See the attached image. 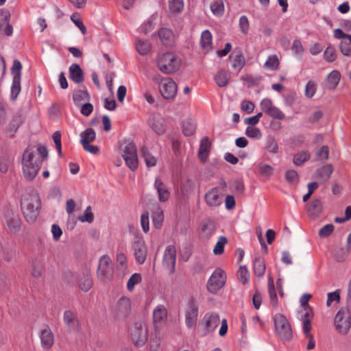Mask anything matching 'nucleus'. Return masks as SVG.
<instances>
[{
	"mask_svg": "<svg viewBox=\"0 0 351 351\" xmlns=\"http://www.w3.org/2000/svg\"><path fill=\"white\" fill-rule=\"evenodd\" d=\"M48 152L45 146H29L25 151L23 159V173L28 180H34L41 167L43 161L47 158Z\"/></svg>",
	"mask_w": 351,
	"mask_h": 351,
	"instance_id": "1",
	"label": "nucleus"
},
{
	"mask_svg": "<svg viewBox=\"0 0 351 351\" xmlns=\"http://www.w3.org/2000/svg\"><path fill=\"white\" fill-rule=\"evenodd\" d=\"M254 272L256 276H262L265 272V264L261 258H256L254 262Z\"/></svg>",
	"mask_w": 351,
	"mask_h": 351,
	"instance_id": "43",
	"label": "nucleus"
},
{
	"mask_svg": "<svg viewBox=\"0 0 351 351\" xmlns=\"http://www.w3.org/2000/svg\"><path fill=\"white\" fill-rule=\"evenodd\" d=\"M323 56H324V59L327 62H333L334 61L336 60L337 57V51H336L335 47H333L331 45H329L328 47H327V48L325 49V51L324 52Z\"/></svg>",
	"mask_w": 351,
	"mask_h": 351,
	"instance_id": "49",
	"label": "nucleus"
},
{
	"mask_svg": "<svg viewBox=\"0 0 351 351\" xmlns=\"http://www.w3.org/2000/svg\"><path fill=\"white\" fill-rule=\"evenodd\" d=\"M132 249L136 263L139 265L145 263L148 250L145 241L142 237H136L132 243Z\"/></svg>",
	"mask_w": 351,
	"mask_h": 351,
	"instance_id": "12",
	"label": "nucleus"
},
{
	"mask_svg": "<svg viewBox=\"0 0 351 351\" xmlns=\"http://www.w3.org/2000/svg\"><path fill=\"white\" fill-rule=\"evenodd\" d=\"M132 311V301L126 296H121L112 308V313L116 319L124 320Z\"/></svg>",
	"mask_w": 351,
	"mask_h": 351,
	"instance_id": "5",
	"label": "nucleus"
},
{
	"mask_svg": "<svg viewBox=\"0 0 351 351\" xmlns=\"http://www.w3.org/2000/svg\"><path fill=\"white\" fill-rule=\"evenodd\" d=\"M198 306L193 302H190L185 310V323L189 328H193L197 324Z\"/></svg>",
	"mask_w": 351,
	"mask_h": 351,
	"instance_id": "17",
	"label": "nucleus"
},
{
	"mask_svg": "<svg viewBox=\"0 0 351 351\" xmlns=\"http://www.w3.org/2000/svg\"><path fill=\"white\" fill-rule=\"evenodd\" d=\"M334 324L336 330L342 335H346L351 328V315L348 308H341L336 314Z\"/></svg>",
	"mask_w": 351,
	"mask_h": 351,
	"instance_id": "6",
	"label": "nucleus"
},
{
	"mask_svg": "<svg viewBox=\"0 0 351 351\" xmlns=\"http://www.w3.org/2000/svg\"><path fill=\"white\" fill-rule=\"evenodd\" d=\"M232 67L241 71L245 64V59L241 50H234L229 56Z\"/></svg>",
	"mask_w": 351,
	"mask_h": 351,
	"instance_id": "22",
	"label": "nucleus"
},
{
	"mask_svg": "<svg viewBox=\"0 0 351 351\" xmlns=\"http://www.w3.org/2000/svg\"><path fill=\"white\" fill-rule=\"evenodd\" d=\"M306 210L311 218H316L323 210L322 203L319 199H313L306 205Z\"/></svg>",
	"mask_w": 351,
	"mask_h": 351,
	"instance_id": "24",
	"label": "nucleus"
},
{
	"mask_svg": "<svg viewBox=\"0 0 351 351\" xmlns=\"http://www.w3.org/2000/svg\"><path fill=\"white\" fill-rule=\"evenodd\" d=\"M5 223L10 233H16L21 229V220L19 215L12 211L6 213Z\"/></svg>",
	"mask_w": 351,
	"mask_h": 351,
	"instance_id": "18",
	"label": "nucleus"
},
{
	"mask_svg": "<svg viewBox=\"0 0 351 351\" xmlns=\"http://www.w3.org/2000/svg\"><path fill=\"white\" fill-rule=\"evenodd\" d=\"M275 328L279 337L285 341H289L292 337L291 326L282 314H276L274 317Z\"/></svg>",
	"mask_w": 351,
	"mask_h": 351,
	"instance_id": "8",
	"label": "nucleus"
},
{
	"mask_svg": "<svg viewBox=\"0 0 351 351\" xmlns=\"http://www.w3.org/2000/svg\"><path fill=\"white\" fill-rule=\"evenodd\" d=\"M279 59L276 55L269 56L263 67L270 71H275L279 67Z\"/></svg>",
	"mask_w": 351,
	"mask_h": 351,
	"instance_id": "42",
	"label": "nucleus"
},
{
	"mask_svg": "<svg viewBox=\"0 0 351 351\" xmlns=\"http://www.w3.org/2000/svg\"><path fill=\"white\" fill-rule=\"evenodd\" d=\"M239 25L240 31L243 34H247L248 33L249 29H250V24H249L248 19L246 16L243 15L240 17Z\"/></svg>",
	"mask_w": 351,
	"mask_h": 351,
	"instance_id": "61",
	"label": "nucleus"
},
{
	"mask_svg": "<svg viewBox=\"0 0 351 351\" xmlns=\"http://www.w3.org/2000/svg\"><path fill=\"white\" fill-rule=\"evenodd\" d=\"M92 286L93 280L90 274H86L80 277L79 280V287L82 291L86 292L90 289Z\"/></svg>",
	"mask_w": 351,
	"mask_h": 351,
	"instance_id": "41",
	"label": "nucleus"
},
{
	"mask_svg": "<svg viewBox=\"0 0 351 351\" xmlns=\"http://www.w3.org/2000/svg\"><path fill=\"white\" fill-rule=\"evenodd\" d=\"M21 92V78L20 75L15 74L13 77L12 85L11 87V99L15 100Z\"/></svg>",
	"mask_w": 351,
	"mask_h": 351,
	"instance_id": "39",
	"label": "nucleus"
},
{
	"mask_svg": "<svg viewBox=\"0 0 351 351\" xmlns=\"http://www.w3.org/2000/svg\"><path fill=\"white\" fill-rule=\"evenodd\" d=\"M158 36L162 43L166 46H170L173 42V34L170 29L161 28L158 31Z\"/></svg>",
	"mask_w": 351,
	"mask_h": 351,
	"instance_id": "33",
	"label": "nucleus"
},
{
	"mask_svg": "<svg viewBox=\"0 0 351 351\" xmlns=\"http://www.w3.org/2000/svg\"><path fill=\"white\" fill-rule=\"evenodd\" d=\"M333 172L332 165L327 164L317 170V178L324 182L327 181Z\"/></svg>",
	"mask_w": 351,
	"mask_h": 351,
	"instance_id": "35",
	"label": "nucleus"
},
{
	"mask_svg": "<svg viewBox=\"0 0 351 351\" xmlns=\"http://www.w3.org/2000/svg\"><path fill=\"white\" fill-rule=\"evenodd\" d=\"M73 99L76 106H81L82 102L89 100V95L86 90H77L73 93Z\"/></svg>",
	"mask_w": 351,
	"mask_h": 351,
	"instance_id": "36",
	"label": "nucleus"
},
{
	"mask_svg": "<svg viewBox=\"0 0 351 351\" xmlns=\"http://www.w3.org/2000/svg\"><path fill=\"white\" fill-rule=\"evenodd\" d=\"M154 186L158 193L159 200L162 202L167 201L169 198L170 193L167 189L161 180L158 178H156L155 180Z\"/></svg>",
	"mask_w": 351,
	"mask_h": 351,
	"instance_id": "30",
	"label": "nucleus"
},
{
	"mask_svg": "<svg viewBox=\"0 0 351 351\" xmlns=\"http://www.w3.org/2000/svg\"><path fill=\"white\" fill-rule=\"evenodd\" d=\"M237 276L243 284H245L249 281L250 272L245 267L241 266L237 271Z\"/></svg>",
	"mask_w": 351,
	"mask_h": 351,
	"instance_id": "59",
	"label": "nucleus"
},
{
	"mask_svg": "<svg viewBox=\"0 0 351 351\" xmlns=\"http://www.w3.org/2000/svg\"><path fill=\"white\" fill-rule=\"evenodd\" d=\"M341 80V73L337 70L332 71L325 80V87L328 90H335Z\"/></svg>",
	"mask_w": 351,
	"mask_h": 351,
	"instance_id": "25",
	"label": "nucleus"
},
{
	"mask_svg": "<svg viewBox=\"0 0 351 351\" xmlns=\"http://www.w3.org/2000/svg\"><path fill=\"white\" fill-rule=\"evenodd\" d=\"M78 220L81 222L91 223L93 221L94 215H93V213H92L90 206H88L86 208L84 215L78 217Z\"/></svg>",
	"mask_w": 351,
	"mask_h": 351,
	"instance_id": "58",
	"label": "nucleus"
},
{
	"mask_svg": "<svg viewBox=\"0 0 351 351\" xmlns=\"http://www.w3.org/2000/svg\"><path fill=\"white\" fill-rule=\"evenodd\" d=\"M333 32L335 38L342 39L339 45L341 53L351 57V35L344 33L341 29H335Z\"/></svg>",
	"mask_w": 351,
	"mask_h": 351,
	"instance_id": "15",
	"label": "nucleus"
},
{
	"mask_svg": "<svg viewBox=\"0 0 351 351\" xmlns=\"http://www.w3.org/2000/svg\"><path fill=\"white\" fill-rule=\"evenodd\" d=\"M317 90L316 84L313 81H309L305 87V96L311 98L314 96Z\"/></svg>",
	"mask_w": 351,
	"mask_h": 351,
	"instance_id": "62",
	"label": "nucleus"
},
{
	"mask_svg": "<svg viewBox=\"0 0 351 351\" xmlns=\"http://www.w3.org/2000/svg\"><path fill=\"white\" fill-rule=\"evenodd\" d=\"M230 78V73L229 71L222 69L217 72L215 76V81L219 87L226 86Z\"/></svg>",
	"mask_w": 351,
	"mask_h": 351,
	"instance_id": "34",
	"label": "nucleus"
},
{
	"mask_svg": "<svg viewBox=\"0 0 351 351\" xmlns=\"http://www.w3.org/2000/svg\"><path fill=\"white\" fill-rule=\"evenodd\" d=\"M269 293L270 297V304L272 306L276 307L278 305V298L277 294L276 291V289L274 287V283L273 278L269 277Z\"/></svg>",
	"mask_w": 351,
	"mask_h": 351,
	"instance_id": "44",
	"label": "nucleus"
},
{
	"mask_svg": "<svg viewBox=\"0 0 351 351\" xmlns=\"http://www.w3.org/2000/svg\"><path fill=\"white\" fill-rule=\"evenodd\" d=\"M136 48L140 54L145 55L149 51L151 45L147 40H139L136 43Z\"/></svg>",
	"mask_w": 351,
	"mask_h": 351,
	"instance_id": "51",
	"label": "nucleus"
},
{
	"mask_svg": "<svg viewBox=\"0 0 351 351\" xmlns=\"http://www.w3.org/2000/svg\"><path fill=\"white\" fill-rule=\"evenodd\" d=\"M141 281V276L139 274L135 273L132 274L127 282V289L129 291H132L135 285Z\"/></svg>",
	"mask_w": 351,
	"mask_h": 351,
	"instance_id": "56",
	"label": "nucleus"
},
{
	"mask_svg": "<svg viewBox=\"0 0 351 351\" xmlns=\"http://www.w3.org/2000/svg\"><path fill=\"white\" fill-rule=\"evenodd\" d=\"M265 148L267 152L271 154H277L278 152V144L277 141L273 136L267 137Z\"/></svg>",
	"mask_w": 351,
	"mask_h": 351,
	"instance_id": "45",
	"label": "nucleus"
},
{
	"mask_svg": "<svg viewBox=\"0 0 351 351\" xmlns=\"http://www.w3.org/2000/svg\"><path fill=\"white\" fill-rule=\"evenodd\" d=\"M116 259L118 269L125 271L128 267V258L125 254L123 252L117 253Z\"/></svg>",
	"mask_w": 351,
	"mask_h": 351,
	"instance_id": "54",
	"label": "nucleus"
},
{
	"mask_svg": "<svg viewBox=\"0 0 351 351\" xmlns=\"http://www.w3.org/2000/svg\"><path fill=\"white\" fill-rule=\"evenodd\" d=\"M260 106L262 111L267 114L274 105L270 99L265 98L261 101Z\"/></svg>",
	"mask_w": 351,
	"mask_h": 351,
	"instance_id": "64",
	"label": "nucleus"
},
{
	"mask_svg": "<svg viewBox=\"0 0 351 351\" xmlns=\"http://www.w3.org/2000/svg\"><path fill=\"white\" fill-rule=\"evenodd\" d=\"M0 32L7 36H11L13 27L9 24V14L7 12L0 11Z\"/></svg>",
	"mask_w": 351,
	"mask_h": 351,
	"instance_id": "26",
	"label": "nucleus"
},
{
	"mask_svg": "<svg viewBox=\"0 0 351 351\" xmlns=\"http://www.w3.org/2000/svg\"><path fill=\"white\" fill-rule=\"evenodd\" d=\"M228 243V239L224 236L219 237L217 242L216 243L214 248L213 253L215 255H221L224 251V246Z\"/></svg>",
	"mask_w": 351,
	"mask_h": 351,
	"instance_id": "48",
	"label": "nucleus"
},
{
	"mask_svg": "<svg viewBox=\"0 0 351 351\" xmlns=\"http://www.w3.org/2000/svg\"><path fill=\"white\" fill-rule=\"evenodd\" d=\"M111 263L112 261L108 255H103L100 258L97 271L99 278L104 280L112 278L113 269Z\"/></svg>",
	"mask_w": 351,
	"mask_h": 351,
	"instance_id": "14",
	"label": "nucleus"
},
{
	"mask_svg": "<svg viewBox=\"0 0 351 351\" xmlns=\"http://www.w3.org/2000/svg\"><path fill=\"white\" fill-rule=\"evenodd\" d=\"M210 10L212 13L217 17L223 16L225 11L223 0H215L212 2L210 4Z\"/></svg>",
	"mask_w": 351,
	"mask_h": 351,
	"instance_id": "37",
	"label": "nucleus"
},
{
	"mask_svg": "<svg viewBox=\"0 0 351 351\" xmlns=\"http://www.w3.org/2000/svg\"><path fill=\"white\" fill-rule=\"evenodd\" d=\"M180 59L172 53L160 54L157 59V65L159 70L166 74H171L177 71L180 66Z\"/></svg>",
	"mask_w": 351,
	"mask_h": 351,
	"instance_id": "3",
	"label": "nucleus"
},
{
	"mask_svg": "<svg viewBox=\"0 0 351 351\" xmlns=\"http://www.w3.org/2000/svg\"><path fill=\"white\" fill-rule=\"evenodd\" d=\"M223 191L219 187H213L205 194L204 199L209 207H217L222 203Z\"/></svg>",
	"mask_w": 351,
	"mask_h": 351,
	"instance_id": "16",
	"label": "nucleus"
},
{
	"mask_svg": "<svg viewBox=\"0 0 351 351\" xmlns=\"http://www.w3.org/2000/svg\"><path fill=\"white\" fill-rule=\"evenodd\" d=\"M220 324V318L216 313H207L204 315V317L199 322V327L202 335H207L208 334L214 331Z\"/></svg>",
	"mask_w": 351,
	"mask_h": 351,
	"instance_id": "10",
	"label": "nucleus"
},
{
	"mask_svg": "<svg viewBox=\"0 0 351 351\" xmlns=\"http://www.w3.org/2000/svg\"><path fill=\"white\" fill-rule=\"evenodd\" d=\"M40 339L43 347L45 349H49L53 344V335L51 330L48 328H44L41 331Z\"/></svg>",
	"mask_w": 351,
	"mask_h": 351,
	"instance_id": "31",
	"label": "nucleus"
},
{
	"mask_svg": "<svg viewBox=\"0 0 351 351\" xmlns=\"http://www.w3.org/2000/svg\"><path fill=\"white\" fill-rule=\"evenodd\" d=\"M226 280V275L221 269H217L208 280L207 289L211 293H216L224 285Z\"/></svg>",
	"mask_w": 351,
	"mask_h": 351,
	"instance_id": "11",
	"label": "nucleus"
},
{
	"mask_svg": "<svg viewBox=\"0 0 351 351\" xmlns=\"http://www.w3.org/2000/svg\"><path fill=\"white\" fill-rule=\"evenodd\" d=\"M245 134L252 138L260 139L262 137L261 131L254 127H247L245 130Z\"/></svg>",
	"mask_w": 351,
	"mask_h": 351,
	"instance_id": "60",
	"label": "nucleus"
},
{
	"mask_svg": "<svg viewBox=\"0 0 351 351\" xmlns=\"http://www.w3.org/2000/svg\"><path fill=\"white\" fill-rule=\"evenodd\" d=\"M213 36L208 30H204L202 32L200 38V46L205 53H208L212 50Z\"/></svg>",
	"mask_w": 351,
	"mask_h": 351,
	"instance_id": "29",
	"label": "nucleus"
},
{
	"mask_svg": "<svg viewBox=\"0 0 351 351\" xmlns=\"http://www.w3.org/2000/svg\"><path fill=\"white\" fill-rule=\"evenodd\" d=\"M340 290L337 289L333 292L328 293L327 294L326 306H330L332 302L339 303L340 301Z\"/></svg>",
	"mask_w": 351,
	"mask_h": 351,
	"instance_id": "57",
	"label": "nucleus"
},
{
	"mask_svg": "<svg viewBox=\"0 0 351 351\" xmlns=\"http://www.w3.org/2000/svg\"><path fill=\"white\" fill-rule=\"evenodd\" d=\"M130 337L136 346L142 347L148 339L147 326L142 322H136L130 329Z\"/></svg>",
	"mask_w": 351,
	"mask_h": 351,
	"instance_id": "7",
	"label": "nucleus"
},
{
	"mask_svg": "<svg viewBox=\"0 0 351 351\" xmlns=\"http://www.w3.org/2000/svg\"><path fill=\"white\" fill-rule=\"evenodd\" d=\"M176 262V248L175 245H169L166 247L162 258V265L169 270V274L175 272Z\"/></svg>",
	"mask_w": 351,
	"mask_h": 351,
	"instance_id": "13",
	"label": "nucleus"
},
{
	"mask_svg": "<svg viewBox=\"0 0 351 351\" xmlns=\"http://www.w3.org/2000/svg\"><path fill=\"white\" fill-rule=\"evenodd\" d=\"M195 130V123L192 119H187L183 123V132L185 136H191Z\"/></svg>",
	"mask_w": 351,
	"mask_h": 351,
	"instance_id": "52",
	"label": "nucleus"
},
{
	"mask_svg": "<svg viewBox=\"0 0 351 351\" xmlns=\"http://www.w3.org/2000/svg\"><path fill=\"white\" fill-rule=\"evenodd\" d=\"M45 269L43 264L39 261L33 263L32 268L31 269V275L33 278L38 279L42 277Z\"/></svg>",
	"mask_w": 351,
	"mask_h": 351,
	"instance_id": "46",
	"label": "nucleus"
},
{
	"mask_svg": "<svg viewBox=\"0 0 351 351\" xmlns=\"http://www.w3.org/2000/svg\"><path fill=\"white\" fill-rule=\"evenodd\" d=\"M149 127L157 135H162L166 132L164 119L160 114H154L148 121Z\"/></svg>",
	"mask_w": 351,
	"mask_h": 351,
	"instance_id": "19",
	"label": "nucleus"
},
{
	"mask_svg": "<svg viewBox=\"0 0 351 351\" xmlns=\"http://www.w3.org/2000/svg\"><path fill=\"white\" fill-rule=\"evenodd\" d=\"M123 158L126 165L132 171L137 169L138 165L137 150L134 143L128 142L122 148Z\"/></svg>",
	"mask_w": 351,
	"mask_h": 351,
	"instance_id": "9",
	"label": "nucleus"
},
{
	"mask_svg": "<svg viewBox=\"0 0 351 351\" xmlns=\"http://www.w3.org/2000/svg\"><path fill=\"white\" fill-rule=\"evenodd\" d=\"M141 153L148 167H154L156 165V158L149 154L146 147H142L141 149Z\"/></svg>",
	"mask_w": 351,
	"mask_h": 351,
	"instance_id": "47",
	"label": "nucleus"
},
{
	"mask_svg": "<svg viewBox=\"0 0 351 351\" xmlns=\"http://www.w3.org/2000/svg\"><path fill=\"white\" fill-rule=\"evenodd\" d=\"M80 137L82 145H87V143H90L95 140L96 134L93 129L88 128L81 133Z\"/></svg>",
	"mask_w": 351,
	"mask_h": 351,
	"instance_id": "40",
	"label": "nucleus"
},
{
	"mask_svg": "<svg viewBox=\"0 0 351 351\" xmlns=\"http://www.w3.org/2000/svg\"><path fill=\"white\" fill-rule=\"evenodd\" d=\"M23 122V118L21 114H16L5 129V132L8 136H13Z\"/></svg>",
	"mask_w": 351,
	"mask_h": 351,
	"instance_id": "23",
	"label": "nucleus"
},
{
	"mask_svg": "<svg viewBox=\"0 0 351 351\" xmlns=\"http://www.w3.org/2000/svg\"><path fill=\"white\" fill-rule=\"evenodd\" d=\"M69 77L76 84L82 83L84 81V72L78 64H73L70 66Z\"/></svg>",
	"mask_w": 351,
	"mask_h": 351,
	"instance_id": "27",
	"label": "nucleus"
},
{
	"mask_svg": "<svg viewBox=\"0 0 351 351\" xmlns=\"http://www.w3.org/2000/svg\"><path fill=\"white\" fill-rule=\"evenodd\" d=\"M152 218L154 227L156 228H160L162 226L164 219L162 210L157 206L152 212Z\"/></svg>",
	"mask_w": 351,
	"mask_h": 351,
	"instance_id": "38",
	"label": "nucleus"
},
{
	"mask_svg": "<svg viewBox=\"0 0 351 351\" xmlns=\"http://www.w3.org/2000/svg\"><path fill=\"white\" fill-rule=\"evenodd\" d=\"M153 82L158 85L159 91L164 99L172 100L177 94L176 83L170 77H163L160 75H155Z\"/></svg>",
	"mask_w": 351,
	"mask_h": 351,
	"instance_id": "4",
	"label": "nucleus"
},
{
	"mask_svg": "<svg viewBox=\"0 0 351 351\" xmlns=\"http://www.w3.org/2000/svg\"><path fill=\"white\" fill-rule=\"evenodd\" d=\"M63 321L69 330H75L78 326L77 315L70 310H67L64 313Z\"/></svg>",
	"mask_w": 351,
	"mask_h": 351,
	"instance_id": "28",
	"label": "nucleus"
},
{
	"mask_svg": "<svg viewBox=\"0 0 351 351\" xmlns=\"http://www.w3.org/2000/svg\"><path fill=\"white\" fill-rule=\"evenodd\" d=\"M156 19V16H152L147 21H145L140 27L141 31L144 34H147L148 32L153 30L155 27L156 23L154 20Z\"/></svg>",
	"mask_w": 351,
	"mask_h": 351,
	"instance_id": "53",
	"label": "nucleus"
},
{
	"mask_svg": "<svg viewBox=\"0 0 351 351\" xmlns=\"http://www.w3.org/2000/svg\"><path fill=\"white\" fill-rule=\"evenodd\" d=\"M169 8L173 13H180L184 8L183 0H169Z\"/></svg>",
	"mask_w": 351,
	"mask_h": 351,
	"instance_id": "50",
	"label": "nucleus"
},
{
	"mask_svg": "<svg viewBox=\"0 0 351 351\" xmlns=\"http://www.w3.org/2000/svg\"><path fill=\"white\" fill-rule=\"evenodd\" d=\"M211 143L208 137H204L200 143L198 156L202 162H205L210 152Z\"/></svg>",
	"mask_w": 351,
	"mask_h": 351,
	"instance_id": "32",
	"label": "nucleus"
},
{
	"mask_svg": "<svg viewBox=\"0 0 351 351\" xmlns=\"http://www.w3.org/2000/svg\"><path fill=\"white\" fill-rule=\"evenodd\" d=\"M215 231L216 225L213 220L206 219L202 221L200 229V234L202 239H210L215 234Z\"/></svg>",
	"mask_w": 351,
	"mask_h": 351,
	"instance_id": "21",
	"label": "nucleus"
},
{
	"mask_svg": "<svg viewBox=\"0 0 351 351\" xmlns=\"http://www.w3.org/2000/svg\"><path fill=\"white\" fill-rule=\"evenodd\" d=\"M167 311L164 305H158L153 312V321L155 328L162 326L166 322Z\"/></svg>",
	"mask_w": 351,
	"mask_h": 351,
	"instance_id": "20",
	"label": "nucleus"
},
{
	"mask_svg": "<svg viewBox=\"0 0 351 351\" xmlns=\"http://www.w3.org/2000/svg\"><path fill=\"white\" fill-rule=\"evenodd\" d=\"M267 115L272 117L273 119L278 120H282L285 118V114L284 112L276 106L273 107Z\"/></svg>",
	"mask_w": 351,
	"mask_h": 351,
	"instance_id": "63",
	"label": "nucleus"
},
{
	"mask_svg": "<svg viewBox=\"0 0 351 351\" xmlns=\"http://www.w3.org/2000/svg\"><path fill=\"white\" fill-rule=\"evenodd\" d=\"M309 158V153L307 152H302L295 155L293 158V163L297 166H300Z\"/></svg>",
	"mask_w": 351,
	"mask_h": 351,
	"instance_id": "55",
	"label": "nucleus"
},
{
	"mask_svg": "<svg viewBox=\"0 0 351 351\" xmlns=\"http://www.w3.org/2000/svg\"><path fill=\"white\" fill-rule=\"evenodd\" d=\"M40 199L38 194L31 191L23 195L21 200V210L28 222H34L39 215Z\"/></svg>",
	"mask_w": 351,
	"mask_h": 351,
	"instance_id": "2",
	"label": "nucleus"
}]
</instances>
